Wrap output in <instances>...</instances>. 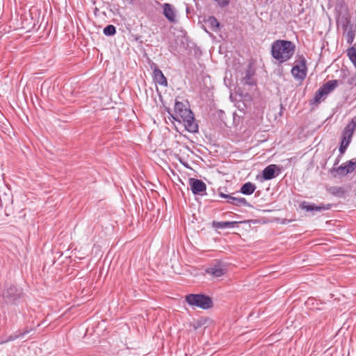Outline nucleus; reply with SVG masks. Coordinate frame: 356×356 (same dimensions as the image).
<instances>
[{"label": "nucleus", "mask_w": 356, "mask_h": 356, "mask_svg": "<svg viewBox=\"0 0 356 356\" xmlns=\"http://www.w3.org/2000/svg\"><path fill=\"white\" fill-rule=\"evenodd\" d=\"M328 90L331 92L338 86L337 80H330L324 83Z\"/></svg>", "instance_id": "25"}, {"label": "nucleus", "mask_w": 356, "mask_h": 356, "mask_svg": "<svg viewBox=\"0 0 356 356\" xmlns=\"http://www.w3.org/2000/svg\"><path fill=\"white\" fill-rule=\"evenodd\" d=\"M281 168L275 164H270L266 167L262 171V176L264 180H270L276 177L281 172Z\"/></svg>", "instance_id": "9"}, {"label": "nucleus", "mask_w": 356, "mask_h": 356, "mask_svg": "<svg viewBox=\"0 0 356 356\" xmlns=\"http://www.w3.org/2000/svg\"><path fill=\"white\" fill-rule=\"evenodd\" d=\"M319 89L324 93L325 96L330 92L325 84H323V86H321Z\"/></svg>", "instance_id": "28"}, {"label": "nucleus", "mask_w": 356, "mask_h": 356, "mask_svg": "<svg viewBox=\"0 0 356 356\" xmlns=\"http://www.w3.org/2000/svg\"><path fill=\"white\" fill-rule=\"evenodd\" d=\"M17 338H19V334H16V335H11L9 337V338L6 340V341H14L15 339H17Z\"/></svg>", "instance_id": "29"}, {"label": "nucleus", "mask_w": 356, "mask_h": 356, "mask_svg": "<svg viewBox=\"0 0 356 356\" xmlns=\"http://www.w3.org/2000/svg\"><path fill=\"white\" fill-rule=\"evenodd\" d=\"M163 15L170 22H175L176 21V15L170 4L165 3L163 5Z\"/></svg>", "instance_id": "14"}, {"label": "nucleus", "mask_w": 356, "mask_h": 356, "mask_svg": "<svg viewBox=\"0 0 356 356\" xmlns=\"http://www.w3.org/2000/svg\"><path fill=\"white\" fill-rule=\"evenodd\" d=\"M30 330H25L24 331L20 332L19 334V338L20 337H24L26 334H27L28 333H29Z\"/></svg>", "instance_id": "30"}, {"label": "nucleus", "mask_w": 356, "mask_h": 356, "mask_svg": "<svg viewBox=\"0 0 356 356\" xmlns=\"http://www.w3.org/2000/svg\"><path fill=\"white\" fill-rule=\"evenodd\" d=\"M254 74V71L251 70L250 69H248L245 72V76H244L243 81L245 84L249 85V86H254L256 84V81L253 79V76Z\"/></svg>", "instance_id": "19"}, {"label": "nucleus", "mask_w": 356, "mask_h": 356, "mask_svg": "<svg viewBox=\"0 0 356 356\" xmlns=\"http://www.w3.org/2000/svg\"><path fill=\"white\" fill-rule=\"evenodd\" d=\"M103 33L106 36H113L116 33V28L112 24L107 25L104 29Z\"/></svg>", "instance_id": "22"}, {"label": "nucleus", "mask_w": 356, "mask_h": 356, "mask_svg": "<svg viewBox=\"0 0 356 356\" xmlns=\"http://www.w3.org/2000/svg\"><path fill=\"white\" fill-rule=\"evenodd\" d=\"M297 63L292 67L291 72L294 79L302 81L307 76V67L306 66V59L302 56H298V60H296Z\"/></svg>", "instance_id": "4"}, {"label": "nucleus", "mask_w": 356, "mask_h": 356, "mask_svg": "<svg viewBox=\"0 0 356 356\" xmlns=\"http://www.w3.org/2000/svg\"><path fill=\"white\" fill-rule=\"evenodd\" d=\"M189 184L192 193L194 195H202V193L206 191L207 185L203 181L200 179L195 178H190Z\"/></svg>", "instance_id": "10"}, {"label": "nucleus", "mask_w": 356, "mask_h": 356, "mask_svg": "<svg viewBox=\"0 0 356 356\" xmlns=\"http://www.w3.org/2000/svg\"><path fill=\"white\" fill-rule=\"evenodd\" d=\"M2 296L8 302L15 303L23 296V290L15 285L10 284L5 288Z\"/></svg>", "instance_id": "6"}, {"label": "nucleus", "mask_w": 356, "mask_h": 356, "mask_svg": "<svg viewBox=\"0 0 356 356\" xmlns=\"http://www.w3.org/2000/svg\"><path fill=\"white\" fill-rule=\"evenodd\" d=\"M256 188L254 184L250 181L246 182L241 187L240 192L243 195H250L255 191Z\"/></svg>", "instance_id": "16"}, {"label": "nucleus", "mask_w": 356, "mask_h": 356, "mask_svg": "<svg viewBox=\"0 0 356 356\" xmlns=\"http://www.w3.org/2000/svg\"><path fill=\"white\" fill-rule=\"evenodd\" d=\"M206 273L210 274L216 277L222 276L225 273V269L221 265H215L212 267L208 268Z\"/></svg>", "instance_id": "13"}, {"label": "nucleus", "mask_w": 356, "mask_h": 356, "mask_svg": "<svg viewBox=\"0 0 356 356\" xmlns=\"http://www.w3.org/2000/svg\"><path fill=\"white\" fill-rule=\"evenodd\" d=\"M296 51V44L289 40H276L271 44L270 54L272 57L279 63L289 60Z\"/></svg>", "instance_id": "2"}, {"label": "nucleus", "mask_w": 356, "mask_h": 356, "mask_svg": "<svg viewBox=\"0 0 356 356\" xmlns=\"http://www.w3.org/2000/svg\"><path fill=\"white\" fill-rule=\"evenodd\" d=\"M336 20L338 25L350 20L348 6L343 0H338L335 6Z\"/></svg>", "instance_id": "5"}, {"label": "nucleus", "mask_w": 356, "mask_h": 356, "mask_svg": "<svg viewBox=\"0 0 356 356\" xmlns=\"http://www.w3.org/2000/svg\"><path fill=\"white\" fill-rule=\"evenodd\" d=\"M347 55L353 65L356 64V47L353 46L347 49Z\"/></svg>", "instance_id": "21"}, {"label": "nucleus", "mask_w": 356, "mask_h": 356, "mask_svg": "<svg viewBox=\"0 0 356 356\" xmlns=\"http://www.w3.org/2000/svg\"><path fill=\"white\" fill-rule=\"evenodd\" d=\"M354 66H355V67L356 68V64H355Z\"/></svg>", "instance_id": "34"}, {"label": "nucleus", "mask_w": 356, "mask_h": 356, "mask_svg": "<svg viewBox=\"0 0 356 356\" xmlns=\"http://www.w3.org/2000/svg\"><path fill=\"white\" fill-rule=\"evenodd\" d=\"M185 300L189 305L202 309H208L213 306L211 298L204 294H188L186 296Z\"/></svg>", "instance_id": "3"}, {"label": "nucleus", "mask_w": 356, "mask_h": 356, "mask_svg": "<svg viewBox=\"0 0 356 356\" xmlns=\"http://www.w3.org/2000/svg\"><path fill=\"white\" fill-rule=\"evenodd\" d=\"M236 223L235 221H215L212 222L213 227L217 229H226L234 227Z\"/></svg>", "instance_id": "17"}, {"label": "nucleus", "mask_w": 356, "mask_h": 356, "mask_svg": "<svg viewBox=\"0 0 356 356\" xmlns=\"http://www.w3.org/2000/svg\"><path fill=\"white\" fill-rule=\"evenodd\" d=\"M302 209H305L307 211H318L317 205H316L315 204H308L307 205H303Z\"/></svg>", "instance_id": "26"}, {"label": "nucleus", "mask_w": 356, "mask_h": 356, "mask_svg": "<svg viewBox=\"0 0 356 356\" xmlns=\"http://www.w3.org/2000/svg\"><path fill=\"white\" fill-rule=\"evenodd\" d=\"M219 196L223 198H225L227 200H229L230 195L225 194L223 193H220Z\"/></svg>", "instance_id": "31"}, {"label": "nucleus", "mask_w": 356, "mask_h": 356, "mask_svg": "<svg viewBox=\"0 0 356 356\" xmlns=\"http://www.w3.org/2000/svg\"><path fill=\"white\" fill-rule=\"evenodd\" d=\"M356 170V161H349L346 163L337 167L332 168L330 170V173L334 175L337 172L339 175L345 176Z\"/></svg>", "instance_id": "7"}, {"label": "nucleus", "mask_w": 356, "mask_h": 356, "mask_svg": "<svg viewBox=\"0 0 356 356\" xmlns=\"http://www.w3.org/2000/svg\"><path fill=\"white\" fill-rule=\"evenodd\" d=\"M325 96L324 93L318 88L315 92L313 99L311 100V104L319 103L323 97Z\"/></svg>", "instance_id": "23"}, {"label": "nucleus", "mask_w": 356, "mask_h": 356, "mask_svg": "<svg viewBox=\"0 0 356 356\" xmlns=\"http://www.w3.org/2000/svg\"><path fill=\"white\" fill-rule=\"evenodd\" d=\"M351 140H349L346 138H343L341 142V145L339 147V152L341 154H343L347 148V147L349 145Z\"/></svg>", "instance_id": "24"}, {"label": "nucleus", "mask_w": 356, "mask_h": 356, "mask_svg": "<svg viewBox=\"0 0 356 356\" xmlns=\"http://www.w3.org/2000/svg\"><path fill=\"white\" fill-rule=\"evenodd\" d=\"M342 26L347 44L351 45L356 34V26L350 23V20L339 24Z\"/></svg>", "instance_id": "8"}, {"label": "nucleus", "mask_w": 356, "mask_h": 356, "mask_svg": "<svg viewBox=\"0 0 356 356\" xmlns=\"http://www.w3.org/2000/svg\"><path fill=\"white\" fill-rule=\"evenodd\" d=\"M127 1H128V2H129V3H133V2H134V0H127Z\"/></svg>", "instance_id": "32"}, {"label": "nucleus", "mask_w": 356, "mask_h": 356, "mask_svg": "<svg viewBox=\"0 0 356 356\" xmlns=\"http://www.w3.org/2000/svg\"><path fill=\"white\" fill-rule=\"evenodd\" d=\"M206 22L213 31L216 32L218 31L220 24L218 19L214 16L209 17Z\"/></svg>", "instance_id": "20"}, {"label": "nucleus", "mask_w": 356, "mask_h": 356, "mask_svg": "<svg viewBox=\"0 0 356 356\" xmlns=\"http://www.w3.org/2000/svg\"><path fill=\"white\" fill-rule=\"evenodd\" d=\"M338 163H339V161L337 160V161L334 163V165H337Z\"/></svg>", "instance_id": "33"}, {"label": "nucleus", "mask_w": 356, "mask_h": 356, "mask_svg": "<svg viewBox=\"0 0 356 356\" xmlns=\"http://www.w3.org/2000/svg\"><path fill=\"white\" fill-rule=\"evenodd\" d=\"M151 68L153 69V77L155 82L163 86H168V81L162 71L157 67L155 63H152Z\"/></svg>", "instance_id": "11"}, {"label": "nucleus", "mask_w": 356, "mask_h": 356, "mask_svg": "<svg viewBox=\"0 0 356 356\" xmlns=\"http://www.w3.org/2000/svg\"><path fill=\"white\" fill-rule=\"evenodd\" d=\"M356 127V121L352 119L345 127L343 131V138L351 140L353 134Z\"/></svg>", "instance_id": "12"}, {"label": "nucleus", "mask_w": 356, "mask_h": 356, "mask_svg": "<svg viewBox=\"0 0 356 356\" xmlns=\"http://www.w3.org/2000/svg\"><path fill=\"white\" fill-rule=\"evenodd\" d=\"M331 207H332V205L330 204L322 203L317 206L318 211L329 210L331 209Z\"/></svg>", "instance_id": "27"}, {"label": "nucleus", "mask_w": 356, "mask_h": 356, "mask_svg": "<svg viewBox=\"0 0 356 356\" xmlns=\"http://www.w3.org/2000/svg\"><path fill=\"white\" fill-rule=\"evenodd\" d=\"M167 111L174 120L183 123L187 131L190 133L198 131V125L193 112L183 102L176 100L173 112L172 113L170 109H168Z\"/></svg>", "instance_id": "1"}, {"label": "nucleus", "mask_w": 356, "mask_h": 356, "mask_svg": "<svg viewBox=\"0 0 356 356\" xmlns=\"http://www.w3.org/2000/svg\"><path fill=\"white\" fill-rule=\"evenodd\" d=\"M227 202L234 206L240 207V206H246L251 207L250 204L247 202L245 198L244 197H234L230 195L229 200H227Z\"/></svg>", "instance_id": "15"}, {"label": "nucleus", "mask_w": 356, "mask_h": 356, "mask_svg": "<svg viewBox=\"0 0 356 356\" xmlns=\"http://www.w3.org/2000/svg\"><path fill=\"white\" fill-rule=\"evenodd\" d=\"M327 191L333 196L337 197H344L346 193V191L343 187L341 186H331L329 188H327Z\"/></svg>", "instance_id": "18"}]
</instances>
